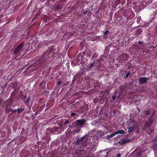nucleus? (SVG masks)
<instances>
[{
  "mask_svg": "<svg viewBox=\"0 0 157 157\" xmlns=\"http://www.w3.org/2000/svg\"><path fill=\"white\" fill-rule=\"evenodd\" d=\"M125 133V131L123 130H118L116 132H114L115 135L118 134H124Z\"/></svg>",
  "mask_w": 157,
  "mask_h": 157,
  "instance_id": "obj_16",
  "label": "nucleus"
},
{
  "mask_svg": "<svg viewBox=\"0 0 157 157\" xmlns=\"http://www.w3.org/2000/svg\"><path fill=\"white\" fill-rule=\"evenodd\" d=\"M121 157V155L119 153L117 155V157Z\"/></svg>",
  "mask_w": 157,
  "mask_h": 157,
  "instance_id": "obj_37",
  "label": "nucleus"
},
{
  "mask_svg": "<svg viewBox=\"0 0 157 157\" xmlns=\"http://www.w3.org/2000/svg\"><path fill=\"white\" fill-rule=\"evenodd\" d=\"M18 91H17L16 89L14 90L11 94V99H13L14 101V97L16 95V93L18 94Z\"/></svg>",
  "mask_w": 157,
  "mask_h": 157,
  "instance_id": "obj_12",
  "label": "nucleus"
},
{
  "mask_svg": "<svg viewBox=\"0 0 157 157\" xmlns=\"http://www.w3.org/2000/svg\"><path fill=\"white\" fill-rule=\"evenodd\" d=\"M82 139H83V138H78L76 142V144L77 145L81 143H82Z\"/></svg>",
  "mask_w": 157,
  "mask_h": 157,
  "instance_id": "obj_19",
  "label": "nucleus"
},
{
  "mask_svg": "<svg viewBox=\"0 0 157 157\" xmlns=\"http://www.w3.org/2000/svg\"><path fill=\"white\" fill-rule=\"evenodd\" d=\"M72 127L73 126H72L71 125L69 127L68 129H71L72 128Z\"/></svg>",
  "mask_w": 157,
  "mask_h": 157,
  "instance_id": "obj_36",
  "label": "nucleus"
},
{
  "mask_svg": "<svg viewBox=\"0 0 157 157\" xmlns=\"http://www.w3.org/2000/svg\"><path fill=\"white\" fill-rule=\"evenodd\" d=\"M108 33H109V31L107 30L104 33L103 38L105 39H106L108 37L107 35Z\"/></svg>",
  "mask_w": 157,
  "mask_h": 157,
  "instance_id": "obj_20",
  "label": "nucleus"
},
{
  "mask_svg": "<svg viewBox=\"0 0 157 157\" xmlns=\"http://www.w3.org/2000/svg\"><path fill=\"white\" fill-rule=\"evenodd\" d=\"M70 122L68 119L66 118L62 119L59 121L58 125L60 127L67 125Z\"/></svg>",
  "mask_w": 157,
  "mask_h": 157,
  "instance_id": "obj_4",
  "label": "nucleus"
},
{
  "mask_svg": "<svg viewBox=\"0 0 157 157\" xmlns=\"http://www.w3.org/2000/svg\"><path fill=\"white\" fill-rule=\"evenodd\" d=\"M18 84L17 82H15L13 83V86L14 90L16 89V88L17 87Z\"/></svg>",
  "mask_w": 157,
  "mask_h": 157,
  "instance_id": "obj_23",
  "label": "nucleus"
},
{
  "mask_svg": "<svg viewBox=\"0 0 157 157\" xmlns=\"http://www.w3.org/2000/svg\"><path fill=\"white\" fill-rule=\"evenodd\" d=\"M139 44H141V42H140V41H139Z\"/></svg>",
  "mask_w": 157,
  "mask_h": 157,
  "instance_id": "obj_42",
  "label": "nucleus"
},
{
  "mask_svg": "<svg viewBox=\"0 0 157 157\" xmlns=\"http://www.w3.org/2000/svg\"><path fill=\"white\" fill-rule=\"evenodd\" d=\"M98 106V105H97L96 108H97Z\"/></svg>",
  "mask_w": 157,
  "mask_h": 157,
  "instance_id": "obj_45",
  "label": "nucleus"
},
{
  "mask_svg": "<svg viewBox=\"0 0 157 157\" xmlns=\"http://www.w3.org/2000/svg\"><path fill=\"white\" fill-rule=\"evenodd\" d=\"M152 131H153V130H152L151 132H148V131L147 133H150Z\"/></svg>",
  "mask_w": 157,
  "mask_h": 157,
  "instance_id": "obj_39",
  "label": "nucleus"
},
{
  "mask_svg": "<svg viewBox=\"0 0 157 157\" xmlns=\"http://www.w3.org/2000/svg\"><path fill=\"white\" fill-rule=\"evenodd\" d=\"M82 12L81 14L83 13L84 15H86V14H87V16L88 17H90L91 14V13L89 11V9L88 8H86L85 9H82L81 11Z\"/></svg>",
  "mask_w": 157,
  "mask_h": 157,
  "instance_id": "obj_8",
  "label": "nucleus"
},
{
  "mask_svg": "<svg viewBox=\"0 0 157 157\" xmlns=\"http://www.w3.org/2000/svg\"><path fill=\"white\" fill-rule=\"evenodd\" d=\"M61 81H59L58 82H57V84H58V85H59L60 84H61Z\"/></svg>",
  "mask_w": 157,
  "mask_h": 157,
  "instance_id": "obj_35",
  "label": "nucleus"
},
{
  "mask_svg": "<svg viewBox=\"0 0 157 157\" xmlns=\"http://www.w3.org/2000/svg\"><path fill=\"white\" fill-rule=\"evenodd\" d=\"M155 113L154 110L152 109H149L144 113L145 117L149 118L148 121H147L144 125V128L145 129H147L153 123V120L152 117L154 116Z\"/></svg>",
  "mask_w": 157,
  "mask_h": 157,
  "instance_id": "obj_2",
  "label": "nucleus"
},
{
  "mask_svg": "<svg viewBox=\"0 0 157 157\" xmlns=\"http://www.w3.org/2000/svg\"><path fill=\"white\" fill-rule=\"evenodd\" d=\"M113 100H114V99H115V97H113Z\"/></svg>",
  "mask_w": 157,
  "mask_h": 157,
  "instance_id": "obj_40",
  "label": "nucleus"
},
{
  "mask_svg": "<svg viewBox=\"0 0 157 157\" xmlns=\"http://www.w3.org/2000/svg\"><path fill=\"white\" fill-rule=\"evenodd\" d=\"M17 109H15V110H13V109H12V110H11V112H13L14 113H16L17 112Z\"/></svg>",
  "mask_w": 157,
  "mask_h": 157,
  "instance_id": "obj_32",
  "label": "nucleus"
},
{
  "mask_svg": "<svg viewBox=\"0 0 157 157\" xmlns=\"http://www.w3.org/2000/svg\"><path fill=\"white\" fill-rule=\"evenodd\" d=\"M88 106V105H87V104H86L85 106V107H86V108H87V107Z\"/></svg>",
  "mask_w": 157,
  "mask_h": 157,
  "instance_id": "obj_38",
  "label": "nucleus"
},
{
  "mask_svg": "<svg viewBox=\"0 0 157 157\" xmlns=\"http://www.w3.org/2000/svg\"><path fill=\"white\" fill-rule=\"evenodd\" d=\"M13 99H8L6 101L5 104L7 106H11L13 103Z\"/></svg>",
  "mask_w": 157,
  "mask_h": 157,
  "instance_id": "obj_11",
  "label": "nucleus"
},
{
  "mask_svg": "<svg viewBox=\"0 0 157 157\" xmlns=\"http://www.w3.org/2000/svg\"><path fill=\"white\" fill-rule=\"evenodd\" d=\"M130 140L127 138L121 140L119 142V143L121 145L126 144L130 141Z\"/></svg>",
  "mask_w": 157,
  "mask_h": 157,
  "instance_id": "obj_9",
  "label": "nucleus"
},
{
  "mask_svg": "<svg viewBox=\"0 0 157 157\" xmlns=\"http://www.w3.org/2000/svg\"><path fill=\"white\" fill-rule=\"evenodd\" d=\"M78 103V102H74V103H73V105L75 106V103H76V104Z\"/></svg>",
  "mask_w": 157,
  "mask_h": 157,
  "instance_id": "obj_34",
  "label": "nucleus"
},
{
  "mask_svg": "<svg viewBox=\"0 0 157 157\" xmlns=\"http://www.w3.org/2000/svg\"><path fill=\"white\" fill-rule=\"evenodd\" d=\"M58 129V128H57V129H55V128H48L47 129V131H50V132L51 133H52V131L54 130H55V131H56L57 129Z\"/></svg>",
  "mask_w": 157,
  "mask_h": 157,
  "instance_id": "obj_18",
  "label": "nucleus"
},
{
  "mask_svg": "<svg viewBox=\"0 0 157 157\" xmlns=\"http://www.w3.org/2000/svg\"><path fill=\"white\" fill-rule=\"evenodd\" d=\"M149 79L146 77H140L139 78L138 81L141 84H143L146 82Z\"/></svg>",
  "mask_w": 157,
  "mask_h": 157,
  "instance_id": "obj_10",
  "label": "nucleus"
},
{
  "mask_svg": "<svg viewBox=\"0 0 157 157\" xmlns=\"http://www.w3.org/2000/svg\"><path fill=\"white\" fill-rule=\"evenodd\" d=\"M58 53L56 54V52H54L53 47L49 48L46 52H44L41 59L38 62V63H39V66L30 69L29 70L30 72H33L37 70L40 67H44L46 62L49 61L51 59H52L53 58L56 56V55Z\"/></svg>",
  "mask_w": 157,
  "mask_h": 157,
  "instance_id": "obj_1",
  "label": "nucleus"
},
{
  "mask_svg": "<svg viewBox=\"0 0 157 157\" xmlns=\"http://www.w3.org/2000/svg\"><path fill=\"white\" fill-rule=\"evenodd\" d=\"M98 122V121H97L95 120V122H93V124H94V125L95 126H97V123Z\"/></svg>",
  "mask_w": 157,
  "mask_h": 157,
  "instance_id": "obj_30",
  "label": "nucleus"
},
{
  "mask_svg": "<svg viewBox=\"0 0 157 157\" xmlns=\"http://www.w3.org/2000/svg\"><path fill=\"white\" fill-rule=\"evenodd\" d=\"M14 101H17L19 99V97L18 95H16V96L14 97Z\"/></svg>",
  "mask_w": 157,
  "mask_h": 157,
  "instance_id": "obj_27",
  "label": "nucleus"
},
{
  "mask_svg": "<svg viewBox=\"0 0 157 157\" xmlns=\"http://www.w3.org/2000/svg\"><path fill=\"white\" fill-rule=\"evenodd\" d=\"M86 121L84 119H79L73 123V126L77 128L75 132V133H77L80 131L81 128L83 126Z\"/></svg>",
  "mask_w": 157,
  "mask_h": 157,
  "instance_id": "obj_3",
  "label": "nucleus"
},
{
  "mask_svg": "<svg viewBox=\"0 0 157 157\" xmlns=\"http://www.w3.org/2000/svg\"><path fill=\"white\" fill-rule=\"evenodd\" d=\"M24 44V43L22 42L17 47L15 48L14 50V54H17L22 48Z\"/></svg>",
  "mask_w": 157,
  "mask_h": 157,
  "instance_id": "obj_7",
  "label": "nucleus"
},
{
  "mask_svg": "<svg viewBox=\"0 0 157 157\" xmlns=\"http://www.w3.org/2000/svg\"><path fill=\"white\" fill-rule=\"evenodd\" d=\"M59 56H57V57H59Z\"/></svg>",
  "mask_w": 157,
  "mask_h": 157,
  "instance_id": "obj_44",
  "label": "nucleus"
},
{
  "mask_svg": "<svg viewBox=\"0 0 157 157\" xmlns=\"http://www.w3.org/2000/svg\"><path fill=\"white\" fill-rule=\"evenodd\" d=\"M97 133H98V131H97L96 132V131L94 130L92 131V132H91L90 133H92V136H91V137H92V136L94 137V136H95V137H96Z\"/></svg>",
  "mask_w": 157,
  "mask_h": 157,
  "instance_id": "obj_17",
  "label": "nucleus"
},
{
  "mask_svg": "<svg viewBox=\"0 0 157 157\" xmlns=\"http://www.w3.org/2000/svg\"><path fill=\"white\" fill-rule=\"evenodd\" d=\"M12 110V109L11 108V106H7V105H6V108L5 109V111L6 113H9L10 111H11Z\"/></svg>",
  "mask_w": 157,
  "mask_h": 157,
  "instance_id": "obj_13",
  "label": "nucleus"
},
{
  "mask_svg": "<svg viewBox=\"0 0 157 157\" xmlns=\"http://www.w3.org/2000/svg\"><path fill=\"white\" fill-rule=\"evenodd\" d=\"M130 74V72L128 73L126 75V78H127L128 76Z\"/></svg>",
  "mask_w": 157,
  "mask_h": 157,
  "instance_id": "obj_33",
  "label": "nucleus"
},
{
  "mask_svg": "<svg viewBox=\"0 0 157 157\" xmlns=\"http://www.w3.org/2000/svg\"><path fill=\"white\" fill-rule=\"evenodd\" d=\"M96 117H98V116H96Z\"/></svg>",
  "mask_w": 157,
  "mask_h": 157,
  "instance_id": "obj_46",
  "label": "nucleus"
},
{
  "mask_svg": "<svg viewBox=\"0 0 157 157\" xmlns=\"http://www.w3.org/2000/svg\"><path fill=\"white\" fill-rule=\"evenodd\" d=\"M25 108L20 109L18 108L17 109V113H22V112L25 110Z\"/></svg>",
  "mask_w": 157,
  "mask_h": 157,
  "instance_id": "obj_24",
  "label": "nucleus"
},
{
  "mask_svg": "<svg viewBox=\"0 0 157 157\" xmlns=\"http://www.w3.org/2000/svg\"><path fill=\"white\" fill-rule=\"evenodd\" d=\"M27 94H25V95H23V97L22 98V100H23V101L25 100V99L26 98H27Z\"/></svg>",
  "mask_w": 157,
  "mask_h": 157,
  "instance_id": "obj_29",
  "label": "nucleus"
},
{
  "mask_svg": "<svg viewBox=\"0 0 157 157\" xmlns=\"http://www.w3.org/2000/svg\"><path fill=\"white\" fill-rule=\"evenodd\" d=\"M134 124H130L128 125V132H132L134 128Z\"/></svg>",
  "mask_w": 157,
  "mask_h": 157,
  "instance_id": "obj_14",
  "label": "nucleus"
},
{
  "mask_svg": "<svg viewBox=\"0 0 157 157\" xmlns=\"http://www.w3.org/2000/svg\"><path fill=\"white\" fill-rule=\"evenodd\" d=\"M98 55L97 54H94L92 56V58L93 59H94L96 57L98 56Z\"/></svg>",
  "mask_w": 157,
  "mask_h": 157,
  "instance_id": "obj_31",
  "label": "nucleus"
},
{
  "mask_svg": "<svg viewBox=\"0 0 157 157\" xmlns=\"http://www.w3.org/2000/svg\"><path fill=\"white\" fill-rule=\"evenodd\" d=\"M96 111H97V113H98V111H97V110L96 109Z\"/></svg>",
  "mask_w": 157,
  "mask_h": 157,
  "instance_id": "obj_43",
  "label": "nucleus"
},
{
  "mask_svg": "<svg viewBox=\"0 0 157 157\" xmlns=\"http://www.w3.org/2000/svg\"><path fill=\"white\" fill-rule=\"evenodd\" d=\"M63 7V5L60 4H58L56 6H55L54 11L56 12H59L62 9Z\"/></svg>",
  "mask_w": 157,
  "mask_h": 157,
  "instance_id": "obj_6",
  "label": "nucleus"
},
{
  "mask_svg": "<svg viewBox=\"0 0 157 157\" xmlns=\"http://www.w3.org/2000/svg\"><path fill=\"white\" fill-rule=\"evenodd\" d=\"M71 116L72 117H74V118H76L78 117V114L74 113H71Z\"/></svg>",
  "mask_w": 157,
  "mask_h": 157,
  "instance_id": "obj_22",
  "label": "nucleus"
},
{
  "mask_svg": "<svg viewBox=\"0 0 157 157\" xmlns=\"http://www.w3.org/2000/svg\"><path fill=\"white\" fill-rule=\"evenodd\" d=\"M42 84V83H40L39 84V86H40Z\"/></svg>",
  "mask_w": 157,
  "mask_h": 157,
  "instance_id": "obj_41",
  "label": "nucleus"
},
{
  "mask_svg": "<svg viewBox=\"0 0 157 157\" xmlns=\"http://www.w3.org/2000/svg\"><path fill=\"white\" fill-rule=\"evenodd\" d=\"M128 121H129V124H134V121L132 119H130Z\"/></svg>",
  "mask_w": 157,
  "mask_h": 157,
  "instance_id": "obj_28",
  "label": "nucleus"
},
{
  "mask_svg": "<svg viewBox=\"0 0 157 157\" xmlns=\"http://www.w3.org/2000/svg\"><path fill=\"white\" fill-rule=\"evenodd\" d=\"M98 102V98H96L94 100V104L95 105H97V103Z\"/></svg>",
  "mask_w": 157,
  "mask_h": 157,
  "instance_id": "obj_26",
  "label": "nucleus"
},
{
  "mask_svg": "<svg viewBox=\"0 0 157 157\" xmlns=\"http://www.w3.org/2000/svg\"><path fill=\"white\" fill-rule=\"evenodd\" d=\"M82 138H83V139H82V143H85L87 141V139L86 138V137L85 136H83Z\"/></svg>",
  "mask_w": 157,
  "mask_h": 157,
  "instance_id": "obj_25",
  "label": "nucleus"
},
{
  "mask_svg": "<svg viewBox=\"0 0 157 157\" xmlns=\"http://www.w3.org/2000/svg\"><path fill=\"white\" fill-rule=\"evenodd\" d=\"M30 96H29L27 98L26 100H24L23 101L24 103L25 104L26 106H28L29 105V102L30 101Z\"/></svg>",
  "mask_w": 157,
  "mask_h": 157,
  "instance_id": "obj_15",
  "label": "nucleus"
},
{
  "mask_svg": "<svg viewBox=\"0 0 157 157\" xmlns=\"http://www.w3.org/2000/svg\"><path fill=\"white\" fill-rule=\"evenodd\" d=\"M115 136V133H114L113 134H110L108 136H107V137H106V138L109 139L110 138H112L113 136Z\"/></svg>",
  "mask_w": 157,
  "mask_h": 157,
  "instance_id": "obj_21",
  "label": "nucleus"
},
{
  "mask_svg": "<svg viewBox=\"0 0 157 157\" xmlns=\"http://www.w3.org/2000/svg\"><path fill=\"white\" fill-rule=\"evenodd\" d=\"M98 60H96V61L90 63L88 67L91 70H97L98 68Z\"/></svg>",
  "mask_w": 157,
  "mask_h": 157,
  "instance_id": "obj_5",
  "label": "nucleus"
}]
</instances>
